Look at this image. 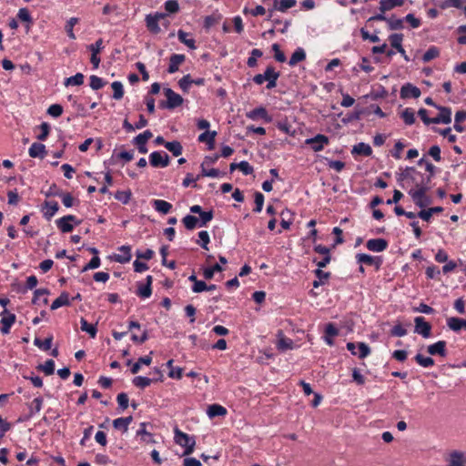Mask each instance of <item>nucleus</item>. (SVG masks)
<instances>
[{
    "instance_id": "cd10ccee",
    "label": "nucleus",
    "mask_w": 466,
    "mask_h": 466,
    "mask_svg": "<svg viewBox=\"0 0 466 466\" xmlns=\"http://www.w3.org/2000/svg\"><path fill=\"white\" fill-rule=\"evenodd\" d=\"M147 424L145 422H141L139 429L137 431V437L140 438V441L146 443H153L155 442L153 435L147 431L146 430Z\"/></svg>"
},
{
    "instance_id": "473e14b6",
    "label": "nucleus",
    "mask_w": 466,
    "mask_h": 466,
    "mask_svg": "<svg viewBox=\"0 0 466 466\" xmlns=\"http://www.w3.org/2000/svg\"><path fill=\"white\" fill-rule=\"evenodd\" d=\"M306 59V52L302 47H298L292 54L290 59L289 60V65L290 66H295L298 63L302 62Z\"/></svg>"
},
{
    "instance_id": "2eb2a0df",
    "label": "nucleus",
    "mask_w": 466,
    "mask_h": 466,
    "mask_svg": "<svg viewBox=\"0 0 466 466\" xmlns=\"http://www.w3.org/2000/svg\"><path fill=\"white\" fill-rule=\"evenodd\" d=\"M440 113L431 118L432 124H450L451 122V110L446 106H437Z\"/></svg>"
},
{
    "instance_id": "6ab92c4d",
    "label": "nucleus",
    "mask_w": 466,
    "mask_h": 466,
    "mask_svg": "<svg viewBox=\"0 0 466 466\" xmlns=\"http://www.w3.org/2000/svg\"><path fill=\"white\" fill-rule=\"evenodd\" d=\"M466 454L462 451H453L450 453L447 466H465Z\"/></svg>"
},
{
    "instance_id": "4c0bfd02",
    "label": "nucleus",
    "mask_w": 466,
    "mask_h": 466,
    "mask_svg": "<svg viewBox=\"0 0 466 466\" xmlns=\"http://www.w3.org/2000/svg\"><path fill=\"white\" fill-rule=\"evenodd\" d=\"M177 37L178 40L184 45H186L188 48L192 50H195L197 48L195 40L193 38H188V33L183 30H178Z\"/></svg>"
},
{
    "instance_id": "a211bd4d",
    "label": "nucleus",
    "mask_w": 466,
    "mask_h": 466,
    "mask_svg": "<svg viewBox=\"0 0 466 466\" xmlns=\"http://www.w3.org/2000/svg\"><path fill=\"white\" fill-rule=\"evenodd\" d=\"M366 247L372 252H382L388 248V241L384 238H371L367 241Z\"/></svg>"
},
{
    "instance_id": "58836bf2",
    "label": "nucleus",
    "mask_w": 466,
    "mask_h": 466,
    "mask_svg": "<svg viewBox=\"0 0 466 466\" xmlns=\"http://www.w3.org/2000/svg\"><path fill=\"white\" fill-rule=\"evenodd\" d=\"M415 168L411 167H407L404 169L401 170V172L397 173V180L399 182H401V187H404V182L408 181L410 177H412L413 173L415 172Z\"/></svg>"
},
{
    "instance_id": "774afa93",
    "label": "nucleus",
    "mask_w": 466,
    "mask_h": 466,
    "mask_svg": "<svg viewBox=\"0 0 466 466\" xmlns=\"http://www.w3.org/2000/svg\"><path fill=\"white\" fill-rule=\"evenodd\" d=\"M457 32L460 35L457 41L461 45H466V25H460L457 28Z\"/></svg>"
},
{
    "instance_id": "f704fd0d",
    "label": "nucleus",
    "mask_w": 466,
    "mask_h": 466,
    "mask_svg": "<svg viewBox=\"0 0 466 466\" xmlns=\"http://www.w3.org/2000/svg\"><path fill=\"white\" fill-rule=\"evenodd\" d=\"M314 273L317 278V279L312 283L314 288H319V286L324 285L330 276L329 272L323 271L319 268H317Z\"/></svg>"
},
{
    "instance_id": "79ce46f5",
    "label": "nucleus",
    "mask_w": 466,
    "mask_h": 466,
    "mask_svg": "<svg viewBox=\"0 0 466 466\" xmlns=\"http://www.w3.org/2000/svg\"><path fill=\"white\" fill-rule=\"evenodd\" d=\"M53 336L50 335L45 340L40 339L39 338H35L34 345L44 351H47L52 347Z\"/></svg>"
},
{
    "instance_id": "680f3d73",
    "label": "nucleus",
    "mask_w": 466,
    "mask_h": 466,
    "mask_svg": "<svg viewBox=\"0 0 466 466\" xmlns=\"http://www.w3.org/2000/svg\"><path fill=\"white\" fill-rule=\"evenodd\" d=\"M272 51L274 52V58L280 63H284L287 60L285 54L280 50L278 44L272 45Z\"/></svg>"
},
{
    "instance_id": "9b49d317",
    "label": "nucleus",
    "mask_w": 466,
    "mask_h": 466,
    "mask_svg": "<svg viewBox=\"0 0 466 466\" xmlns=\"http://www.w3.org/2000/svg\"><path fill=\"white\" fill-rule=\"evenodd\" d=\"M356 260L359 264L374 266L376 269H379L382 264V258L380 257H374L364 253L357 254Z\"/></svg>"
},
{
    "instance_id": "f257e3e1",
    "label": "nucleus",
    "mask_w": 466,
    "mask_h": 466,
    "mask_svg": "<svg viewBox=\"0 0 466 466\" xmlns=\"http://www.w3.org/2000/svg\"><path fill=\"white\" fill-rule=\"evenodd\" d=\"M279 77V73L275 71L272 66H268L263 74L256 75L253 77V81L257 85H262L265 81H267V88L272 89L277 86V80Z\"/></svg>"
},
{
    "instance_id": "c85d7f7f",
    "label": "nucleus",
    "mask_w": 466,
    "mask_h": 466,
    "mask_svg": "<svg viewBox=\"0 0 466 466\" xmlns=\"http://www.w3.org/2000/svg\"><path fill=\"white\" fill-rule=\"evenodd\" d=\"M58 203L56 201H46L44 207V217L49 220L58 211Z\"/></svg>"
},
{
    "instance_id": "0e129e2a",
    "label": "nucleus",
    "mask_w": 466,
    "mask_h": 466,
    "mask_svg": "<svg viewBox=\"0 0 466 466\" xmlns=\"http://www.w3.org/2000/svg\"><path fill=\"white\" fill-rule=\"evenodd\" d=\"M370 349L366 343H364V342L358 343L357 355L359 356L360 359L366 358L367 356L370 355Z\"/></svg>"
},
{
    "instance_id": "f8f14e48",
    "label": "nucleus",
    "mask_w": 466,
    "mask_h": 466,
    "mask_svg": "<svg viewBox=\"0 0 466 466\" xmlns=\"http://www.w3.org/2000/svg\"><path fill=\"white\" fill-rule=\"evenodd\" d=\"M389 40L390 43V46L399 52L401 56L406 60L410 61V57L407 56L406 51L402 47V40H403V35L402 34H392L389 36Z\"/></svg>"
},
{
    "instance_id": "1a4fd4ad",
    "label": "nucleus",
    "mask_w": 466,
    "mask_h": 466,
    "mask_svg": "<svg viewBox=\"0 0 466 466\" xmlns=\"http://www.w3.org/2000/svg\"><path fill=\"white\" fill-rule=\"evenodd\" d=\"M306 144L310 146L313 151H321L329 142V137L325 135L318 134L317 136L306 139Z\"/></svg>"
},
{
    "instance_id": "39448f33",
    "label": "nucleus",
    "mask_w": 466,
    "mask_h": 466,
    "mask_svg": "<svg viewBox=\"0 0 466 466\" xmlns=\"http://www.w3.org/2000/svg\"><path fill=\"white\" fill-rule=\"evenodd\" d=\"M78 225L79 220L74 215H66L56 220V227L63 233L71 232L74 228V225Z\"/></svg>"
},
{
    "instance_id": "052dcab7",
    "label": "nucleus",
    "mask_w": 466,
    "mask_h": 466,
    "mask_svg": "<svg viewBox=\"0 0 466 466\" xmlns=\"http://www.w3.org/2000/svg\"><path fill=\"white\" fill-rule=\"evenodd\" d=\"M106 85V82L97 76H90V87L93 90H98L101 89Z\"/></svg>"
},
{
    "instance_id": "6e6552de",
    "label": "nucleus",
    "mask_w": 466,
    "mask_h": 466,
    "mask_svg": "<svg viewBox=\"0 0 466 466\" xmlns=\"http://www.w3.org/2000/svg\"><path fill=\"white\" fill-rule=\"evenodd\" d=\"M0 316V331L3 334H8L10 332L11 327L15 321V315L14 313L9 312L7 309H4Z\"/></svg>"
},
{
    "instance_id": "393cba45",
    "label": "nucleus",
    "mask_w": 466,
    "mask_h": 466,
    "mask_svg": "<svg viewBox=\"0 0 466 466\" xmlns=\"http://www.w3.org/2000/svg\"><path fill=\"white\" fill-rule=\"evenodd\" d=\"M447 326L452 331L459 332L462 329H466V319L457 317H451L447 319Z\"/></svg>"
},
{
    "instance_id": "0eeeda50",
    "label": "nucleus",
    "mask_w": 466,
    "mask_h": 466,
    "mask_svg": "<svg viewBox=\"0 0 466 466\" xmlns=\"http://www.w3.org/2000/svg\"><path fill=\"white\" fill-rule=\"evenodd\" d=\"M414 332L421 335L423 338H430L431 335V326L425 320L423 317H416L414 319Z\"/></svg>"
},
{
    "instance_id": "13d9d810",
    "label": "nucleus",
    "mask_w": 466,
    "mask_h": 466,
    "mask_svg": "<svg viewBox=\"0 0 466 466\" xmlns=\"http://www.w3.org/2000/svg\"><path fill=\"white\" fill-rule=\"evenodd\" d=\"M78 23V18L76 17H71L66 25V31L70 39H76V35L73 31L74 26Z\"/></svg>"
},
{
    "instance_id": "f03ea898",
    "label": "nucleus",
    "mask_w": 466,
    "mask_h": 466,
    "mask_svg": "<svg viewBox=\"0 0 466 466\" xmlns=\"http://www.w3.org/2000/svg\"><path fill=\"white\" fill-rule=\"evenodd\" d=\"M430 188V186H421L420 189H410L408 194L417 207L425 208L431 203V199L426 195Z\"/></svg>"
},
{
    "instance_id": "603ef678",
    "label": "nucleus",
    "mask_w": 466,
    "mask_h": 466,
    "mask_svg": "<svg viewBox=\"0 0 466 466\" xmlns=\"http://www.w3.org/2000/svg\"><path fill=\"white\" fill-rule=\"evenodd\" d=\"M152 381H153V380L150 378L144 377V376H137V377L134 378L133 384L137 388L145 389V388L148 387Z\"/></svg>"
},
{
    "instance_id": "dca6fc26",
    "label": "nucleus",
    "mask_w": 466,
    "mask_h": 466,
    "mask_svg": "<svg viewBox=\"0 0 466 466\" xmlns=\"http://www.w3.org/2000/svg\"><path fill=\"white\" fill-rule=\"evenodd\" d=\"M192 84L196 86H203L205 84V79L202 77L193 79L191 76L187 74L178 81L179 87L184 92H187Z\"/></svg>"
},
{
    "instance_id": "69168bd1",
    "label": "nucleus",
    "mask_w": 466,
    "mask_h": 466,
    "mask_svg": "<svg viewBox=\"0 0 466 466\" xmlns=\"http://www.w3.org/2000/svg\"><path fill=\"white\" fill-rule=\"evenodd\" d=\"M115 198L123 204H127L131 198L130 191H116L115 194Z\"/></svg>"
},
{
    "instance_id": "6e6d98bb",
    "label": "nucleus",
    "mask_w": 466,
    "mask_h": 466,
    "mask_svg": "<svg viewBox=\"0 0 466 466\" xmlns=\"http://www.w3.org/2000/svg\"><path fill=\"white\" fill-rule=\"evenodd\" d=\"M222 267L219 264H215L212 267L206 268L203 270V276L206 279H211L215 274V272L222 271Z\"/></svg>"
},
{
    "instance_id": "a878e982",
    "label": "nucleus",
    "mask_w": 466,
    "mask_h": 466,
    "mask_svg": "<svg viewBox=\"0 0 466 466\" xmlns=\"http://www.w3.org/2000/svg\"><path fill=\"white\" fill-rule=\"evenodd\" d=\"M404 0H380V11L385 13L395 7L402 6Z\"/></svg>"
},
{
    "instance_id": "de8ad7c7",
    "label": "nucleus",
    "mask_w": 466,
    "mask_h": 466,
    "mask_svg": "<svg viewBox=\"0 0 466 466\" xmlns=\"http://www.w3.org/2000/svg\"><path fill=\"white\" fill-rule=\"evenodd\" d=\"M47 294H48V290L46 289H35L34 292L33 303L38 304V303H40V301L42 299L43 303L46 304L47 303V299H46Z\"/></svg>"
},
{
    "instance_id": "ea45409f",
    "label": "nucleus",
    "mask_w": 466,
    "mask_h": 466,
    "mask_svg": "<svg viewBox=\"0 0 466 466\" xmlns=\"http://www.w3.org/2000/svg\"><path fill=\"white\" fill-rule=\"evenodd\" d=\"M400 117L402 118V120L404 121V123L407 126L413 125L415 123V120H416L414 110L412 108H410V107L405 108L401 112Z\"/></svg>"
},
{
    "instance_id": "bf43d9fd",
    "label": "nucleus",
    "mask_w": 466,
    "mask_h": 466,
    "mask_svg": "<svg viewBox=\"0 0 466 466\" xmlns=\"http://www.w3.org/2000/svg\"><path fill=\"white\" fill-rule=\"evenodd\" d=\"M255 208L254 212H261L264 205V196L261 192H255L254 194Z\"/></svg>"
},
{
    "instance_id": "864d4df0",
    "label": "nucleus",
    "mask_w": 466,
    "mask_h": 466,
    "mask_svg": "<svg viewBox=\"0 0 466 466\" xmlns=\"http://www.w3.org/2000/svg\"><path fill=\"white\" fill-rule=\"evenodd\" d=\"M263 56V52L259 49H253L250 52V56L248 58L247 65L249 67H255L257 66V59Z\"/></svg>"
},
{
    "instance_id": "c9c22d12",
    "label": "nucleus",
    "mask_w": 466,
    "mask_h": 466,
    "mask_svg": "<svg viewBox=\"0 0 466 466\" xmlns=\"http://www.w3.org/2000/svg\"><path fill=\"white\" fill-rule=\"evenodd\" d=\"M277 348L280 351H286L288 350H292L294 348V342L291 339L287 338L283 335H279Z\"/></svg>"
},
{
    "instance_id": "412c9836",
    "label": "nucleus",
    "mask_w": 466,
    "mask_h": 466,
    "mask_svg": "<svg viewBox=\"0 0 466 466\" xmlns=\"http://www.w3.org/2000/svg\"><path fill=\"white\" fill-rule=\"evenodd\" d=\"M427 351L430 355H440L441 357H446V341L439 340L433 344L429 345Z\"/></svg>"
},
{
    "instance_id": "ddd939ff",
    "label": "nucleus",
    "mask_w": 466,
    "mask_h": 466,
    "mask_svg": "<svg viewBox=\"0 0 466 466\" xmlns=\"http://www.w3.org/2000/svg\"><path fill=\"white\" fill-rule=\"evenodd\" d=\"M247 117L251 120L263 119L267 123L272 121V117L268 115L267 109L263 106L256 107L246 114Z\"/></svg>"
},
{
    "instance_id": "e2e57ef3",
    "label": "nucleus",
    "mask_w": 466,
    "mask_h": 466,
    "mask_svg": "<svg viewBox=\"0 0 466 466\" xmlns=\"http://www.w3.org/2000/svg\"><path fill=\"white\" fill-rule=\"evenodd\" d=\"M198 238H199V240L198 241V243L204 248V249H208V243L210 241V238H209V235L208 233V231H200L198 232Z\"/></svg>"
},
{
    "instance_id": "72a5a7b5",
    "label": "nucleus",
    "mask_w": 466,
    "mask_h": 466,
    "mask_svg": "<svg viewBox=\"0 0 466 466\" xmlns=\"http://www.w3.org/2000/svg\"><path fill=\"white\" fill-rule=\"evenodd\" d=\"M43 403H44L43 398L36 397L28 404L30 417H33L35 414L40 412V410L43 408Z\"/></svg>"
},
{
    "instance_id": "c756f323",
    "label": "nucleus",
    "mask_w": 466,
    "mask_h": 466,
    "mask_svg": "<svg viewBox=\"0 0 466 466\" xmlns=\"http://www.w3.org/2000/svg\"><path fill=\"white\" fill-rule=\"evenodd\" d=\"M217 136V132L216 131H212V132H209V131H206V132H203L202 134H200L198 136V141L199 142H205L208 144V148L209 150L213 149L214 148V146H215V137Z\"/></svg>"
},
{
    "instance_id": "a19ab883",
    "label": "nucleus",
    "mask_w": 466,
    "mask_h": 466,
    "mask_svg": "<svg viewBox=\"0 0 466 466\" xmlns=\"http://www.w3.org/2000/svg\"><path fill=\"white\" fill-rule=\"evenodd\" d=\"M165 147L168 151H170L173 154V156H175V157L180 156L183 151L181 143L177 140H174L171 142H167V144H165Z\"/></svg>"
},
{
    "instance_id": "bb28decb",
    "label": "nucleus",
    "mask_w": 466,
    "mask_h": 466,
    "mask_svg": "<svg viewBox=\"0 0 466 466\" xmlns=\"http://www.w3.org/2000/svg\"><path fill=\"white\" fill-rule=\"evenodd\" d=\"M351 153L353 155H362L365 157H370L372 154V149L369 144L360 142L353 146Z\"/></svg>"
},
{
    "instance_id": "b1692460",
    "label": "nucleus",
    "mask_w": 466,
    "mask_h": 466,
    "mask_svg": "<svg viewBox=\"0 0 466 466\" xmlns=\"http://www.w3.org/2000/svg\"><path fill=\"white\" fill-rule=\"evenodd\" d=\"M151 205L156 211L163 215L169 213L172 209V205L163 199H153Z\"/></svg>"
},
{
    "instance_id": "7c9ffc66",
    "label": "nucleus",
    "mask_w": 466,
    "mask_h": 466,
    "mask_svg": "<svg viewBox=\"0 0 466 466\" xmlns=\"http://www.w3.org/2000/svg\"><path fill=\"white\" fill-rule=\"evenodd\" d=\"M207 414L210 419L218 416H225L227 409L219 404H212L208 407Z\"/></svg>"
},
{
    "instance_id": "20e7f679",
    "label": "nucleus",
    "mask_w": 466,
    "mask_h": 466,
    "mask_svg": "<svg viewBox=\"0 0 466 466\" xmlns=\"http://www.w3.org/2000/svg\"><path fill=\"white\" fill-rule=\"evenodd\" d=\"M175 441L177 444L185 448V454H190L194 451L196 444L195 439L178 429L175 430Z\"/></svg>"
},
{
    "instance_id": "49530a36",
    "label": "nucleus",
    "mask_w": 466,
    "mask_h": 466,
    "mask_svg": "<svg viewBox=\"0 0 466 466\" xmlns=\"http://www.w3.org/2000/svg\"><path fill=\"white\" fill-rule=\"evenodd\" d=\"M416 362L423 367V368H430V367H432L434 366L435 362H434V360L431 357H425L420 353H418L415 357H414Z\"/></svg>"
},
{
    "instance_id": "4be33fe9",
    "label": "nucleus",
    "mask_w": 466,
    "mask_h": 466,
    "mask_svg": "<svg viewBox=\"0 0 466 466\" xmlns=\"http://www.w3.org/2000/svg\"><path fill=\"white\" fill-rule=\"evenodd\" d=\"M186 56L181 54H173L169 59L167 72L174 74L178 70L179 66L185 61Z\"/></svg>"
},
{
    "instance_id": "423d86ee",
    "label": "nucleus",
    "mask_w": 466,
    "mask_h": 466,
    "mask_svg": "<svg viewBox=\"0 0 466 466\" xmlns=\"http://www.w3.org/2000/svg\"><path fill=\"white\" fill-rule=\"evenodd\" d=\"M149 163L154 167H166L169 165V157L164 151H154L149 155Z\"/></svg>"
},
{
    "instance_id": "5701e85b",
    "label": "nucleus",
    "mask_w": 466,
    "mask_h": 466,
    "mask_svg": "<svg viewBox=\"0 0 466 466\" xmlns=\"http://www.w3.org/2000/svg\"><path fill=\"white\" fill-rule=\"evenodd\" d=\"M31 157H39L43 159L46 155V146L41 143H33L28 149Z\"/></svg>"
},
{
    "instance_id": "7ed1b4c3",
    "label": "nucleus",
    "mask_w": 466,
    "mask_h": 466,
    "mask_svg": "<svg viewBox=\"0 0 466 466\" xmlns=\"http://www.w3.org/2000/svg\"><path fill=\"white\" fill-rule=\"evenodd\" d=\"M164 95L167 100L160 102L161 108L174 109L183 104V97L169 87L164 89Z\"/></svg>"
},
{
    "instance_id": "37998d69",
    "label": "nucleus",
    "mask_w": 466,
    "mask_h": 466,
    "mask_svg": "<svg viewBox=\"0 0 466 466\" xmlns=\"http://www.w3.org/2000/svg\"><path fill=\"white\" fill-rule=\"evenodd\" d=\"M151 362H152V358L149 355L144 356V357H140L137 360V361L135 362L133 364V366L131 367V372L133 374H137L139 371L141 366H143V365H147L148 366V365L151 364Z\"/></svg>"
},
{
    "instance_id": "f3484780",
    "label": "nucleus",
    "mask_w": 466,
    "mask_h": 466,
    "mask_svg": "<svg viewBox=\"0 0 466 466\" xmlns=\"http://www.w3.org/2000/svg\"><path fill=\"white\" fill-rule=\"evenodd\" d=\"M420 90L419 87L410 84V83H407L405 85H403L400 88V97L403 98V99H407V98H418L420 97Z\"/></svg>"
},
{
    "instance_id": "aec40b11",
    "label": "nucleus",
    "mask_w": 466,
    "mask_h": 466,
    "mask_svg": "<svg viewBox=\"0 0 466 466\" xmlns=\"http://www.w3.org/2000/svg\"><path fill=\"white\" fill-rule=\"evenodd\" d=\"M118 254H115L113 258L116 262L125 264L130 261L131 259V248L130 246L123 245L118 248Z\"/></svg>"
},
{
    "instance_id": "4d7b16f0",
    "label": "nucleus",
    "mask_w": 466,
    "mask_h": 466,
    "mask_svg": "<svg viewBox=\"0 0 466 466\" xmlns=\"http://www.w3.org/2000/svg\"><path fill=\"white\" fill-rule=\"evenodd\" d=\"M38 369L45 372L46 375H52L55 371V361L47 360L44 364L39 365Z\"/></svg>"
},
{
    "instance_id": "8fccbe9b",
    "label": "nucleus",
    "mask_w": 466,
    "mask_h": 466,
    "mask_svg": "<svg viewBox=\"0 0 466 466\" xmlns=\"http://www.w3.org/2000/svg\"><path fill=\"white\" fill-rule=\"evenodd\" d=\"M198 218L192 215H187L183 218L182 222L188 230H193L198 224Z\"/></svg>"
},
{
    "instance_id": "a18cd8bd",
    "label": "nucleus",
    "mask_w": 466,
    "mask_h": 466,
    "mask_svg": "<svg viewBox=\"0 0 466 466\" xmlns=\"http://www.w3.org/2000/svg\"><path fill=\"white\" fill-rule=\"evenodd\" d=\"M84 75L82 73H76V75L65 79L64 85L69 86H81L84 83Z\"/></svg>"
},
{
    "instance_id": "338daca9",
    "label": "nucleus",
    "mask_w": 466,
    "mask_h": 466,
    "mask_svg": "<svg viewBox=\"0 0 466 466\" xmlns=\"http://www.w3.org/2000/svg\"><path fill=\"white\" fill-rule=\"evenodd\" d=\"M137 294L139 297L143 298V299H147V298H149V297L151 296V294H152V289H151V287H149L148 285H146V284H145V285H143V284H141V285H139V287H138V289H137Z\"/></svg>"
},
{
    "instance_id": "2f4dec72",
    "label": "nucleus",
    "mask_w": 466,
    "mask_h": 466,
    "mask_svg": "<svg viewBox=\"0 0 466 466\" xmlns=\"http://www.w3.org/2000/svg\"><path fill=\"white\" fill-rule=\"evenodd\" d=\"M68 305H70L69 295L67 292H62L60 296L52 302L50 308L52 310H55L63 306Z\"/></svg>"
},
{
    "instance_id": "9d476101",
    "label": "nucleus",
    "mask_w": 466,
    "mask_h": 466,
    "mask_svg": "<svg viewBox=\"0 0 466 466\" xmlns=\"http://www.w3.org/2000/svg\"><path fill=\"white\" fill-rule=\"evenodd\" d=\"M163 13L149 14L146 16V25L147 29L153 34H158L160 32V26L158 22L160 19L165 17Z\"/></svg>"
},
{
    "instance_id": "3c124183",
    "label": "nucleus",
    "mask_w": 466,
    "mask_h": 466,
    "mask_svg": "<svg viewBox=\"0 0 466 466\" xmlns=\"http://www.w3.org/2000/svg\"><path fill=\"white\" fill-rule=\"evenodd\" d=\"M111 87L113 89V98L116 100H119L124 96V87L121 82L115 81L111 84Z\"/></svg>"
},
{
    "instance_id": "c03bdc74",
    "label": "nucleus",
    "mask_w": 466,
    "mask_h": 466,
    "mask_svg": "<svg viewBox=\"0 0 466 466\" xmlns=\"http://www.w3.org/2000/svg\"><path fill=\"white\" fill-rule=\"evenodd\" d=\"M81 330L86 332L91 338H96L97 329L96 325L88 323L84 318L80 319Z\"/></svg>"
},
{
    "instance_id": "5fc2aeb1",
    "label": "nucleus",
    "mask_w": 466,
    "mask_h": 466,
    "mask_svg": "<svg viewBox=\"0 0 466 466\" xmlns=\"http://www.w3.org/2000/svg\"><path fill=\"white\" fill-rule=\"evenodd\" d=\"M404 18L390 17L387 18V24L390 30H400L403 28Z\"/></svg>"
},
{
    "instance_id": "09e8293b",
    "label": "nucleus",
    "mask_w": 466,
    "mask_h": 466,
    "mask_svg": "<svg viewBox=\"0 0 466 466\" xmlns=\"http://www.w3.org/2000/svg\"><path fill=\"white\" fill-rule=\"evenodd\" d=\"M440 56V49L437 46H431L428 50L423 54L422 61L424 63L430 62L431 60L438 57Z\"/></svg>"
},
{
    "instance_id": "e433bc0d",
    "label": "nucleus",
    "mask_w": 466,
    "mask_h": 466,
    "mask_svg": "<svg viewBox=\"0 0 466 466\" xmlns=\"http://www.w3.org/2000/svg\"><path fill=\"white\" fill-rule=\"evenodd\" d=\"M296 4V0H275L274 8L280 12H286L288 9L295 6Z\"/></svg>"
},
{
    "instance_id": "4468645a",
    "label": "nucleus",
    "mask_w": 466,
    "mask_h": 466,
    "mask_svg": "<svg viewBox=\"0 0 466 466\" xmlns=\"http://www.w3.org/2000/svg\"><path fill=\"white\" fill-rule=\"evenodd\" d=\"M408 182H410L415 187L414 189H420V187H428L431 182V176H425L418 170H415L412 177H410Z\"/></svg>"
}]
</instances>
